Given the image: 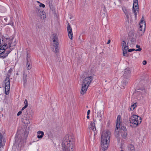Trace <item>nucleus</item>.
Listing matches in <instances>:
<instances>
[{
  "instance_id": "obj_1",
  "label": "nucleus",
  "mask_w": 151,
  "mask_h": 151,
  "mask_svg": "<svg viewBox=\"0 0 151 151\" xmlns=\"http://www.w3.org/2000/svg\"><path fill=\"white\" fill-rule=\"evenodd\" d=\"M74 144V137L73 134H66L63 139L62 144L63 151H73Z\"/></svg>"
},
{
  "instance_id": "obj_2",
  "label": "nucleus",
  "mask_w": 151,
  "mask_h": 151,
  "mask_svg": "<svg viewBox=\"0 0 151 151\" xmlns=\"http://www.w3.org/2000/svg\"><path fill=\"white\" fill-rule=\"evenodd\" d=\"M121 119L120 115L118 116L116 120V128L115 130V135L116 138H118L119 134L122 138L125 139L127 135V130L125 127L122 126L121 127Z\"/></svg>"
},
{
  "instance_id": "obj_3",
  "label": "nucleus",
  "mask_w": 151,
  "mask_h": 151,
  "mask_svg": "<svg viewBox=\"0 0 151 151\" xmlns=\"http://www.w3.org/2000/svg\"><path fill=\"white\" fill-rule=\"evenodd\" d=\"M111 135L109 130L103 131L101 136V149L103 151L107 150L110 142Z\"/></svg>"
},
{
  "instance_id": "obj_4",
  "label": "nucleus",
  "mask_w": 151,
  "mask_h": 151,
  "mask_svg": "<svg viewBox=\"0 0 151 151\" xmlns=\"http://www.w3.org/2000/svg\"><path fill=\"white\" fill-rule=\"evenodd\" d=\"M93 77L91 76L87 77L83 80L82 83V88L81 91V93L82 94H85L90 84L93 80Z\"/></svg>"
},
{
  "instance_id": "obj_5",
  "label": "nucleus",
  "mask_w": 151,
  "mask_h": 151,
  "mask_svg": "<svg viewBox=\"0 0 151 151\" xmlns=\"http://www.w3.org/2000/svg\"><path fill=\"white\" fill-rule=\"evenodd\" d=\"M131 74V71L129 68H127L125 69L124 74L123 75V80L121 83L120 88L122 89L124 88V86L128 83L129 81V78H130Z\"/></svg>"
},
{
  "instance_id": "obj_6",
  "label": "nucleus",
  "mask_w": 151,
  "mask_h": 151,
  "mask_svg": "<svg viewBox=\"0 0 151 151\" xmlns=\"http://www.w3.org/2000/svg\"><path fill=\"white\" fill-rule=\"evenodd\" d=\"M129 121L130 124V126L132 127H135L141 123L142 119L141 117L137 115H133L129 118Z\"/></svg>"
},
{
  "instance_id": "obj_7",
  "label": "nucleus",
  "mask_w": 151,
  "mask_h": 151,
  "mask_svg": "<svg viewBox=\"0 0 151 151\" xmlns=\"http://www.w3.org/2000/svg\"><path fill=\"white\" fill-rule=\"evenodd\" d=\"M7 48V44L3 42L2 43L0 39V58H6L11 52V50H6Z\"/></svg>"
},
{
  "instance_id": "obj_8",
  "label": "nucleus",
  "mask_w": 151,
  "mask_h": 151,
  "mask_svg": "<svg viewBox=\"0 0 151 151\" xmlns=\"http://www.w3.org/2000/svg\"><path fill=\"white\" fill-rule=\"evenodd\" d=\"M139 28L138 31V35L139 36H142L144 34L145 30V23L144 21V17L142 16L139 24Z\"/></svg>"
},
{
  "instance_id": "obj_9",
  "label": "nucleus",
  "mask_w": 151,
  "mask_h": 151,
  "mask_svg": "<svg viewBox=\"0 0 151 151\" xmlns=\"http://www.w3.org/2000/svg\"><path fill=\"white\" fill-rule=\"evenodd\" d=\"M3 86L4 87L5 94H9L10 90V80L9 77H6L4 81Z\"/></svg>"
},
{
  "instance_id": "obj_10",
  "label": "nucleus",
  "mask_w": 151,
  "mask_h": 151,
  "mask_svg": "<svg viewBox=\"0 0 151 151\" xmlns=\"http://www.w3.org/2000/svg\"><path fill=\"white\" fill-rule=\"evenodd\" d=\"M26 67L27 70H29L32 68V63L30 56L29 55H28L27 52L26 53Z\"/></svg>"
},
{
  "instance_id": "obj_11",
  "label": "nucleus",
  "mask_w": 151,
  "mask_h": 151,
  "mask_svg": "<svg viewBox=\"0 0 151 151\" xmlns=\"http://www.w3.org/2000/svg\"><path fill=\"white\" fill-rule=\"evenodd\" d=\"M14 38H12L11 39H7L6 42H8V45L9 46V47L10 48V50H8L11 51L14 48V47L16 44V41H14L13 42H12Z\"/></svg>"
},
{
  "instance_id": "obj_12",
  "label": "nucleus",
  "mask_w": 151,
  "mask_h": 151,
  "mask_svg": "<svg viewBox=\"0 0 151 151\" xmlns=\"http://www.w3.org/2000/svg\"><path fill=\"white\" fill-rule=\"evenodd\" d=\"M29 74V72L26 70L24 69L23 70V81L24 84H26L27 83V79L29 78V76L28 75Z\"/></svg>"
},
{
  "instance_id": "obj_13",
  "label": "nucleus",
  "mask_w": 151,
  "mask_h": 151,
  "mask_svg": "<svg viewBox=\"0 0 151 151\" xmlns=\"http://www.w3.org/2000/svg\"><path fill=\"white\" fill-rule=\"evenodd\" d=\"M67 31L68 33V35L69 38L72 40L73 37V35L72 31V29L68 23L67 26Z\"/></svg>"
},
{
  "instance_id": "obj_14",
  "label": "nucleus",
  "mask_w": 151,
  "mask_h": 151,
  "mask_svg": "<svg viewBox=\"0 0 151 151\" xmlns=\"http://www.w3.org/2000/svg\"><path fill=\"white\" fill-rule=\"evenodd\" d=\"M22 120L23 123L25 124H28L30 123L31 119L27 115L22 118Z\"/></svg>"
},
{
  "instance_id": "obj_15",
  "label": "nucleus",
  "mask_w": 151,
  "mask_h": 151,
  "mask_svg": "<svg viewBox=\"0 0 151 151\" xmlns=\"http://www.w3.org/2000/svg\"><path fill=\"white\" fill-rule=\"evenodd\" d=\"M138 4L137 5L133 4V12L134 13L135 17H137V12L138 11Z\"/></svg>"
},
{
  "instance_id": "obj_16",
  "label": "nucleus",
  "mask_w": 151,
  "mask_h": 151,
  "mask_svg": "<svg viewBox=\"0 0 151 151\" xmlns=\"http://www.w3.org/2000/svg\"><path fill=\"white\" fill-rule=\"evenodd\" d=\"M95 121H94V122L93 123L91 122L90 124V125L89 126V128L90 130H92L93 131L95 132L96 130V128L95 127Z\"/></svg>"
},
{
  "instance_id": "obj_17",
  "label": "nucleus",
  "mask_w": 151,
  "mask_h": 151,
  "mask_svg": "<svg viewBox=\"0 0 151 151\" xmlns=\"http://www.w3.org/2000/svg\"><path fill=\"white\" fill-rule=\"evenodd\" d=\"M39 15L41 19H45L46 17L45 12L44 11H42V12Z\"/></svg>"
},
{
  "instance_id": "obj_18",
  "label": "nucleus",
  "mask_w": 151,
  "mask_h": 151,
  "mask_svg": "<svg viewBox=\"0 0 151 151\" xmlns=\"http://www.w3.org/2000/svg\"><path fill=\"white\" fill-rule=\"evenodd\" d=\"M38 134L37 137L39 139H41L43 136L44 133L43 131H38L37 132Z\"/></svg>"
},
{
  "instance_id": "obj_19",
  "label": "nucleus",
  "mask_w": 151,
  "mask_h": 151,
  "mask_svg": "<svg viewBox=\"0 0 151 151\" xmlns=\"http://www.w3.org/2000/svg\"><path fill=\"white\" fill-rule=\"evenodd\" d=\"M122 10L124 13L127 18H129V9H126L125 8H123Z\"/></svg>"
},
{
  "instance_id": "obj_20",
  "label": "nucleus",
  "mask_w": 151,
  "mask_h": 151,
  "mask_svg": "<svg viewBox=\"0 0 151 151\" xmlns=\"http://www.w3.org/2000/svg\"><path fill=\"white\" fill-rule=\"evenodd\" d=\"M54 47L55 48V52L56 53L59 51V49L58 47L59 44L58 42L55 43L53 45Z\"/></svg>"
},
{
  "instance_id": "obj_21",
  "label": "nucleus",
  "mask_w": 151,
  "mask_h": 151,
  "mask_svg": "<svg viewBox=\"0 0 151 151\" xmlns=\"http://www.w3.org/2000/svg\"><path fill=\"white\" fill-rule=\"evenodd\" d=\"M128 48L127 47H124V48L122 49L123 50V55L126 57H127L128 55L127 54V50Z\"/></svg>"
},
{
  "instance_id": "obj_22",
  "label": "nucleus",
  "mask_w": 151,
  "mask_h": 151,
  "mask_svg": "<svg viewBox=\"0 0 151 151\" xmlns=\"http://www.w3.org/2000/svg\"><path fill=\"white\" fill-rule=\"evenodd\" d=\"M128 150L130 151H134V146L132 144L129 145L128 146Z\"/></svg>"
},
{
  "instance_id": "obj_23",
  "label": "nucleus",
  "mask_w": 151,
  "mask_h": 151,
  "mask_svg": "<svg viewBox=\"0 0 151 151\" xmlns=\"http://www.w3.org/2000/svg\"><path fill=\"white\" fill-rule=\"evenodd\" d=\"M3 136L2 134L0 133V148H1V146H3L2 143V140H3Z\"/></svg>"
},
{
  "instance_id": "obj_24",
  "label": "nucleus",
  "mask_w": 151,
  "mask_h": 151,
  "mask_svg": "<svg viewBox=\"0 0 151 151\" xmlns=\"http://www.w3.org/2000/svg\"><path fill=\"white\" fill-rule=\"evenodd\" d=\"M122 49H123L124 48V47H127V48H128V43L127 44V45H126V42L124 41L122 42Z\"/></svg>"
},
{
  "instance_id": "obj_25",
  "label": "nucleus",
  "mask_w": 151,
  "mask_h": 151,
  "mask_svg": "<svg viewBox=\"0 0 151 151\" xmlns=\"http://www.w3.org/2000/svg\"><path fill=\"white\" fill-rule=\"evenodd\" d=\"M137 103H135L134 104L132 105L130 108V109H131V110H133L137 106Z\"/></svg>"
},
{
  "instance_id": "obj_26",
  "label": "nucleus",
  "mask_w": 151,
  "mask_h": 151,
  "mask_svg": "<svg viewBox=\"0 0 151 151\" xmlns=\"http://www.w3.org/2000/svg\"><path fill=\"white\" fill-rule=\"evenodd\" d=\"M136 47L137 48H138V49L135 50V51H140L142 50V48H140V46L138 45H137L136 46Z\"/></svg>"
},
{
  "instance_id": "obj_27",
  "label": "nucleus",
  "mask_w": 151,
  "mask_h": 151,
  "mask_svg": "<svg viewBox=\"0 0 151 151\" xmlns=\"http://www.w3.org/2000/svg\"><path fill=\"white\" fill-rule=\"evenodd\" d=\"M130 41L132 44H135L136 40L135 38H132L131 39Z\"/></svg>"
},
{
  "instance_id": "obj_28",
  "label": "nucleus",
  "mask_w": 151,
  "mask_h": 151,
  "mask_svg": "<svg viewBox=\"0 0 151 151\" xmlns=\"http://www.w3.org/2000/svg\"><path fill=\"white\" fill-rule=\"evenodd\" d=\"M138 91H137L136 92V93H137L138 92H139L141 93L142 92H141V91H145V89L144 88H142V89H138Z\"/></svg>"
},
{
  "instance_id": "obj_29",
  "label": "nucleus",
  "mask_w": 151,
  "mask_h": 151,
  "mask_svg": "<svg viewBox=\"0 0 151 151\" xmlns=\"http://www.w3.org/2000/svg\"><path fill=\"white\" fill-rule=\"evenodd\" d=\"M24 104H25V106L27 107L28 106V104L27 100V99H25L24 101Z\"/></svg>"
},
{
  "instance_id": "obj_30",
  "label": "nucleus",
  "mask_w": 151,
  "mask_h": 151,
  "mask_svg": "<svg viewBox=\"0 0 151 151\" xmlns=\"http://www.w3.org/2000/svg\"><path fill=\"white\" fill-rule=\"evenodd\" d=\"M13 68H10L9 70L8 71V75H10L12 72L13 71Z\"/></svg>"
},
{
  "instance_id": "obj_31",
  "label": "nucleus",
  "mask_w": 151,
  "mask_h": 151,
  "mask_svg": "<svg viewBox=\"0 0 151 151\" xmlns=\"http://www.w3.org/2000/svg\"><path fill=\"white\" fill-rule=\"evenodd\" d=\"M52 40H53V42L56 43L55 42H57V40H58V38H57V37H55V36L53 38Z\"/></svg>"
},
{
  "instance_id": "obj_32",
  "label": "nucleus",
  "mask_w": 151,
  "mask_h": 151,
  "mask_svg": "<svg viewBox=\"0 0 151 151\" xmlns=\"http://www.w3.org/2000/svg\"><path fill=\"white\" fill-rule=\"evenodd\" d=\"M138 0H134L133 4H134V5L135 4V5H137V4H138Z\"/></svg>"
},
{
  "instance_id": "obj_33",
  "label": "nucleus",
  "mask_w": 151,
  "mask_h": 151,
  "mask_svg": "<svg viewBox=\"0 0 151 151\" xmlns=\"http://www.w3.org/2000/svg\"><path fill=\"white\" fill-rule=\"evenodd\" d=\"M38 15H39L42 12V11L40 9H37V10L36 11Z\"/></svg>"
},
{
  "instance_id": "obj_34",
  "label": "nucleus",
  "mask_w": 151,
  "mask_h": 151,
  "mask_svg": "<svg viewBox=\"0 0 151 151\" xmlns=\"http://www.w3.org/2000/svg\"><path fill=\"white\" fill-rule=\"evenodd\" d=\"M39 6L40 7H42L43 8H44L45 6V5L44 4L40 3V4L39 5Z\"/></svg>"
},
{
  "instance_id": "obj_35",
  "label": "nucleus",
  "mask_w": 151,
  "mask_h": 151,
  "mask_svg": "<svg viewBox=\"0 0 151 151\" xmlns=\"http://www.w3.org/2000/svg\"><path fill=\"white\" fill-rule=\"evenodd\" d=\"M134 50L135 51V50L134 49H129L128 50V52H132L133 51H134Z\"/></svg>"
},
{
  "instance_id": "obj_36",
  "label": "nucleus",
  "mask_w": 151,
  "mask_h": 151,
  "mask_svg": "<svg viewBox=\"0 0 151 151\" xmlns=\"http://www.w3.org/2000/svg\"><path fill=\"white\" fill-rule=\"evenodd\" d=\"M22 113V111H19L17 114V116L20 115Z\"/></svg>"
},
{
  "instance_id": "obj_37",
  "label": "nucleus",
  "mask_w": 151,
  "mask_h": 151,
  "mask_svg": "<svg viewBox=\"0 0 151 151\" xmlns=\"http://www.w3.org/2000/svg\"><path fill=\"white\" fill-rule=\"evenodd\" d=\"M97 116L98 117H101V115L100 113H98Z\"/></svg>"
},
{
  "instance_id": "obj_38",
  "label": "nucleus",
  "mask_w": 151,
  "mask_h": 151,
  "mask_svg": "<svg viewBox=\"0 0 151 151\" xmlns=\"http://www.w3.org/2000/svg\"><path fill=\"white\" fill-rule=\"evenodd\" d=\"M147 64V61L146 60H144L143 62V64L144 65H145Z\"/></svg>"
},
{
  "instance_id": "obj_39",
  "label": "nucleus",
  "mask_w": 151,
  "mask_h": 151,
  "mask_svg": "<svg viewBox=\"0 0 151 151\" xmlns=\"http://www.w3.org/2000/svg\"><path fill=\"white\" fill-rule=\"evenodd\" d=\"M27 107H26V106H24L22 107V111H23L24 109L26 108Z\"/></svg>"
},
{
  "instance_id": "obj_40",
  "label": "nucleus",
  "mask_w": 151,
  "mask_h": 151,
  "mask_svg": "<svg viewBox=\"0 0 151 151\" xmlns=\"http://www.w3.org/2000/svg\"><path fill=\"white\" fill-rule=\"evenodd\" d=\"M90 113V110H88L87 111V115H89Z\"/></svg>"
},
{
  "instance_id": "obj_41",
  "label": "nucleus",
  "mask_w": 151,
  "mask_h": 151,
  "mask_svg": "<svg viewBox=\"0 0 151 151\" xmlns=\"http://www.w3.org/2000/svg\"><path fill=\"white\" fill-rule=\"evenodd\" d=\"M111 42V40H109L108 41V42H107V44H108L110 43Z\"/></svg>"
},
{
  "instance_id": "obj_42",
  "label": "nucleus",
  "mask_w": 151,
  "mask_h": 151,
  "mask_svg": "<svg viewBox=\"0 0 151 151\" xmlns=\"http://www.w3.org/2000/svg\"><path fill=\"white\" fill-rule=\"evenodd\" d=\"M14 24V23L13 22H12V23H10L9 24H10V25H12V26H14V25H13Z\"/></svg>"
},
{
  "instance_id": "obj_43",
  "label": "nucleus",
  "mask_w": 151,
  "mask_h": 151,
  "mask_svg": "<svg viewBox=\"0 0 151 151\" xmlns=\"http://www.w3.org/2000/svg\"><path fill=\"white\" fill-rule=\"evenodd\" d=\"M87 118L88 119H89L90 117H89V116L88 115H87Z\"/></svg>"
},
{
  "instance_id": "obj_44",
  "label": "nucleus",
  "mask_w": 151,
  "mask_h": 151,
  "mask_svg": "<svg viewBox=\"0 0 151 151\" xmlns=\"http://www.w3.org/2000/svg\"><path fill=\"white\" fill-rule=\"evenodd\" d=\"M37 3H40V2H39V1H37Z\"/></svg>"
},
{
  "instance_id": "obj_45",
  "label": "nucleus",
  "mask_w": 151,
  "mask_h": 151,
  "mask_svg": "<svg viewBox=\"0 0 151 151\" xmlns=\"http://www.w3.org/2000/svg\"><path fill=\"white\" fill-rule=\"evenodd\" d=\"M121 151H124L123 150H121Z\"/></svg>"
},
{
  "instance_id": "obj_46",
  "label": "nucleus",
  "mask_w": 151,
  "mask_h": 151,
  "mask_svg": "<svg viewBox=\"0 0 151 151\" xmlns=\"http://www.w3.org/2000/svg\"><path fill=\"white\" fill-rule=\"evenodd\" d=\"M17 75H18V73H17Z\"/></svg>"
},
{
  "instance_id": "obj_47",
  "label": "nucleus",
  "mask_w": 151,
  "mask_h": 151,
  "mask_svg": "<svg viewBox=\"0 0 151 151\" xmlns=\"http://www.w3.org/2000/svg\"><path fill=\"white\" fill-rule=\"evenodd\" d=\"M86 107H87V108H88V106H86Z\"/></svg>"
}]
</instances>
